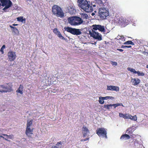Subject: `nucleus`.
Instances as JSON below:
<instances>
[{
    "label": "nucleus",
    "instance_id": "f257e3e1",
    "mask_svg": "<svg viewBox=\"0 0 148 148\" xmlns=\"http://www.w3.org/2000/svg\"><path fill=\"white\" fill-rule=\"evenodd\" d=\"M78 5L80 8L86 12H92V8L90 5V2L87 0H77Z\"/></svg>",
    "mask_w": 148,
    "mask_h": 148
},
{
    "label": "nucleus",
    "instance_id": "f03ea898",
    "mask_svg": "<svg viewBox=\"0 0 148 148\" xmlns=\"http://www.w3.org/2000/svg\"><path fill=\"white\" fill-rule=\"evenodd\" d=\"M68 22L71 25H79L82 24L84 21L81 18L78 16H72L68 19Z\"/></svg>",
    "mask_w": 148,
    "mask_h": 148
},
{
    "label": "nucleus",
    "instance_id": "7ed1b4c3",
    "mask_svg": "<svg viewBox=\"0 0 148 148\" xmlns=\"http://www.w3.org/2000/svg\"><path fill=\"white\" fill-rule=\"evenodd\" d=\"M53 14L57 16L63 18L64 16V14L61 8L57 5H54L52 8Z\"/></svg>",
    "mask_w": 148,
    "mask_h": 148
},
{
    "label": "nucleus",
    "instance_id": "20e7f679",
    "mask_svg": "<svg viewBox=\"0 0 148 148\" xmlns=\"http://www.w3.org/2000/svg\"><path fill=\"white\" fill-rule=\"evenodd\" d=\"M13 85L12 83H8L5 85H0V92H11L13 91L12 88Z\"/></svg>",
    "mask_w": 148,
    "mask_h": 148
},
{
    "label": "nucleus",
    "instance_id": "39448f33",
    "mask_svg": "<svg viewBox=\"0 0 148 148\" xmlns=\"http://www.w3.org/2000/svg\"><path fill=\"white\" fill-rule=\"evenodd\" d=\"M99 14L100 17L102 19H105L109 15L108 10L107 8L104 7L99 8Z\"/></svg>",
    "mask_w": 148,
    "mask_h": 148
},
{
    "label": "nucleus",
    "instance_id": "423d86ee",
    "mask_svg": "<svg viewBox=\"0 0 148 148\" xmlns=\"http://www.w3.org/2000/svg\"><path fill=\"white\" fill-rule=\"evenodd\" d=\"M33 120L27 121V128L26 129L25 134L29 137H31L33 135V130L34 128H30V127L32 125Z\"/></svg>",
    "mask_w": 148,
    "mask_h": 148
},
{
    "label": "nucleus",
    "instance_id": "0eeeda50",
    "mask_svg": "<svg viewBox=\"0 0 148 148\" xmlns=\"http://www.w3.org/2000/svg\"><path fill=\"white\" fill-rule=\"evenodd\" d=\"M64 29L65 30L74 35H78L82 34L81 30L79 29L69 27H65Z\"/></svg>",
    "mask_w": 148,
    "mask_h": 148
},
{
    "label": "nucleus",
    "instance_id": "6e6552de",
    "mask_svg": "<svg viewBox=\"0 0 148 148\" xmlns=\"http://www.w3.org/2000/svg\"><path fill=\"white\" fill-rule=\"evenodd\" d=\"M2 3V6H5V7L3 9L4 11L6 12L7 10L12 5V2L10 0H0Z\"/></svg>",
    "mask_w": 148,
    "mask_h": 148
},
{
    "label": "nucleus",
    "instance_id": "1a4fd4ad",
    "mask_svg": "<svg viewBox=\"0 0 148 148\" xmlns=\"http://www.w3.org/2000/svg\"><path fill=\"white\" fill-rule=\"evenodd\" d=\"M89 34L90 36L94 39L100 41L102 40V36L101 34L98 32L94 31L92 30V31H89Z\"/></svg>",
    "mask_w": 148,
    "mask_h": 148
},
{
    "label": "nucleus",
    "instance_id": "9d476101",
    "mask_svg": "<svg viewBox=\"0 0 148 148\" xmlns=\"http://www.w3.org/2000/svg\"><path fill=\"white\" fill-rule=\"evenodd\" d=\"M96 132L99 137L102 136L103 137L107 138V131L106 129L103 127L97 128L96 131Z\"/></svg>",
    "mask_w": 148,
    "mask_h": 148
},
{
    "label": "nucleus",
    "instance_id": "9b49d317",
    "mask_svg": "<svg viewBox=\"0 0 148 148\" xmlns=\"http://www.w3.org/2000/svg\"><path fill=\"white\" fill-rule=\"evenodd\" d=\"M119 116L123 118L124 119H130L131 120H133L134 121H136L137 119L136 115L132 116L129 114H123L120 113H119Z\"/></svg>",
    "mask_w": 148,
    "mask_h": 148
},
{
    "label": "nucleus",
    "instance_id": "f8f14e48",
    "mask_svg": "<svg viewBox=\"0 0 148 148\" xmlns=\"http://www.w3.org/2000/svg\"><path fill=\"white\" fill-rule=\"evenodd\" d=\"M66 11L71 14H73L75 12V9L74 7L73 4L70 3L67 6L66 8Z\"/></svg>",
    "mask_w": 148,
    "mask_h": 148
},
{
    "label": "nucleus",
    "instance_id": "ddd939ff",
    "mask_svg": "<svg viewBox=\"0 0 148 148\" xmlns=\"http://www.w3.org/2000/svg\"><path fill=\"white\" fill-rule=\"evenodd\" d=\"M92 30H99V31L103 32H105V30L104 27L100 25H93L92 26Z\"/></svg>",
    "mask_w": 148,
    "mask_h": 148
},
{
    "label": "nucleus",
    "instance_id": "4468645a",
    "mask_svg": "<svg viewBox=\"0 0 148 148\" xmlns=\"http://www.w3.org/2000/svg\"><path fill=\"white\" fill-rule=\"evenodd\" d=\"M119 87L118 86L112 85L107 86V90H114L118 92L119 91Z\"/></svg>",
    "mask_w": 148,
    "mask_h": 148
},
{
    "label": "nucleus",
    "instance_id": "2eb2a0df",
    "mask_svg": "<svg viewBox=\"0 0 148 148\" xmlns=\"http://www.w3.org/2000/svg\"><path fill=\"white\" fill-rule=\"evenodd\" d=\"M82 131L83 137H85L87 135V134L89 133V131L86 127L84 126L82 127Z\"/></svg>",
    "mask_w": 148,
    "mask_h": 148
},
{
    "label": "nucleus",
    "instance_id": "dca6fc26",
    "mask_svg": "<svg viewBox=\"0 0 148 148\" xmlns=\"http://www.w3.org/2000/svg\"><path fill=\"white\" fill-rule=\"evenodd\" d=\"M140 82V80L138 78L132 79H131V82L132 83V84L134 86L138 85Z\"/></svg>",
    "mask_w": 148,
    "mask_h": 148
},
{
    "label": "nucleus",
    "instance_id": "f3484780",
    "mask_svg": "<svg viewBox=\"0 0 148 148\" xmlns=\"http://www.w3.org/2000/svg\"><path fill=\"white\" fill-rule=\"evenodd\" d=\"M23 85L20 84V86H19V87H18L17 90H16V92L21 94H23Z\"/></svg>",
    "mask_w": 148,
    "mask_h": 148
},
{
    "label": "nucleus",
    "instance_id": "a211bd4d",
    "mask_svg": "<svg viewBox=\"0 0 148 148\" xmlns=\"http://www.w3.org/2000/svg\"><path fill=\"white\" fill-rule=\"evenodd\" d=\"M131 138V136L129 135L124 134L121 135L120 139L121 140H127Z\"/></svg>",
    "mask_w": 148,
    "mask_h": 148
},
{
    "label": "nucleus",
    "instance_id": "6ab92c4d",
    "mask_svg": "<svg viewBox=\"0 0 148 148\" xmlns=\"http://www.w3.org/2000/svg\"><path fill=\"white\" fill-rule=\"evenodd\" d=\"M62 143L61 142H58L55 146H53L51 148H61Z\"/></svg>",
    "mask_w": 148,
    "mask_h": 148
},
{
    "label": "nucleus",
    "instance_id": "aec40b11",
    "mask_svg": "<svg viewBox=\"0 0 148 148\" xmlns=\"http://www.w3.org/2000/svg\"><path fill=\"white\" fill-rule=\"evenodd\" d=\"M80 15H81V18H82L83 20L84 19H88L89 18L87 14L81 13L80 14Z\"/></svg>",
    "mask_w": 148,
    "mask_h": 148
},
{
    "label": "nucleus",
    "instance_id": "412c9836",
    "mask_svg": "<svg viewBox=\"0 0 148 148\" xmlns=\"http://www.w3.org/2000/svg\"><path fill=\"white\" fill-rule=\"evenodd\" d=\"M134 131L133 129H132L131 127H130L127 130L126 132L127 134H130L131 136L133 137L131 134H132Z\"/></svg>",
    "mask_w": 148,
    "mask_h": 148
},
{
    "label": "nucleus",
    "instance_id": "4be33fe9",
    "mask_svg": "<svg viewBox=\"0 0 148 148\" xmlns=\"http://www.w3.org/2000/svg\"><path fill=\"white\" fill-rule=\"evenodd\" d=\"M18 21L21 22L23 23H25V20L23 19V17H19L17 18Z\"/></svg>",
    "mask_w": 148,
    "mask_h": 148
},
{
    "label": "nucleus",
    "instance_id": "5701e85b",
    "mask_svg": "<svg viewBox=\"0 0 148 148\" xmlns=\"http://www.w3.org/2000/svg\"><path fill=\"white\" fill-rule=\"evenodd\" d=\"M2 135L5 136L6 137H7V138H9V139H12V138L14 137V136L13 134H11L9 135H8L6 134H1Z\"/></svg>",
    "mask_w": 148,
    "mask_h": 148
},
{
    "label": "nucleus",
    "instance_id": "b1692460",
    "mask_svg": "<svg viewBox=\"0 0 148 148\" xmlns=\"http://www.w3.org/2000/svg\"><path fill=\"white\" fill-rule=\"evenodd\" d=\"M127 70H128L130 71L132 73H136V71L133 68H127Z\"/></svg>",
    "mask_w": 148,
    "mask_h": 148
},
{
    "label": "nucleus",
    "instance_id": "393cba45",
    "mask_svg": "<svg viewBox=\"0 0 148 148\" xmlns=\"http://www.w3.org/2000/svg\"><path fill=\"white\" fill-rule=\"evenodd\" d=\"M102 98L103 99V100H107L108 99H113L114 97L111 96H106L104 97H102Z\"/></svg>",
    "mask_w": 148,
    "mask_h": 148
},
{
    "label": "nucleus",
    "instance_id": "a878e982",
    "mask_svg": "<svg viewBox=\"0 0 148 148\" xmlns=\"http://www.w3.org/2000/svg\"><path fill=\"white\" fill-rule=\"evenodd\" d=\"M15 56H8V58L9 61L11 62L14 60L16 58Z\"/></svg>",
    "mask_w": 148,
    "mask_h": 148
},
{
    "label": "nucleus",
    "instance_id": "bb28decb",
    "mask_svg": "<svg viewBox=\"0 0 148 148\" xmlns=\"http://www.w3.org/2000/svg\"><path fill=\"white\" fill-rule=\"evenodd\" d=\"M99 102L100 104H103L104 103V101L103 98H102V97H99Z\"/></svg>",
    "mask_w": 148,
    "mask_h": 148
},
{
    "label": "nucleus",
    "instance_id": "cd10ccee",
    "mask_svg": "<svg viewBox=\"0 0 148 148\" xmlns=\"http://www.w3.org/2000/svg\"><path fill=\"white\" fill-rule=\"evenodd\" d=\"M113 106H114V108H116L117 106H123V105L122 104V103H116V104H112Z\"/></svg>",
    "mask_w": 148,
    "mask_h": 148
},
{
    "label": "nucleus",
    "instance_id": "c85d7f7f",
    "mask_svg": "<svg viewBox=\"0 0 148 148\" xmlns=\"http://www.w3.org/2000/svg\"><path fill=\"white\" fill-rule=\"evenodd\" d=\"M124 44L126 45H134V44L133 42H132L131 40H128L126 42H125L124 43Z\"/></svg>",
    "mask_w": 148,
    "mask_h": 148
},
{
    "label": "nucleus",
    "instance_id": "c756f323",
    "mask_svg": "<svg viewBox=\"0 0 148 148\" xmlns=\"http://www.w3.org/2000/svg\"><path fill=\"white\" fill-rule=\"evenodd\" d=\"M112 106V104H110V105H104V107L106 108L108 110H109L110 109V107Z\"/></svg>",
    "mask_w": 148,
    "mask_h": 148
},
{
    "label": "nucleus",
    "instance_id": "7c9ffc66",
    "mask_svg": "<svg viewBox=\"0 0 148 148\" xmlns=\"http://www.w3.org/2000/svg\"><path fill=\"white\" fill-rule=\"evenodd\" d=\"M12 31L16 34L18 33V29L15 27L13 29H12Z\"/></svg>",
    "mask_w": 148,
    "mask_h": 148
},
{
    "label": "nucleus",
    "instance_id": "2f4dec72",
    "mask_svg": "<svg viewBox=\"0 0 148 148\" xmlns=\"http://www.w3.org/2000/svg\"><path fill=\"white\" fill-rule=\"evenodd\" d=\"M8 56H16V54L13 51H10L8 53Z\"/></svg>",
    "mask_w": 148,
    "mask_h": 148
},
{
    "label": "nucleus",
    "instance_id": "473e14b6",
    "mask_svg": "<svg viewBox=\"0 0 148 148\" xmlns=\"http://www.w3.org/2000/svg\"><path fill=\"white\" fill-rule=\"evenodd\" d=\"M138 76H143L144 75V73L143 72H140L139 71L136 72V73Z\"/></svg>",
    "mask_w": 148,
    "mask_h": 148
},
{
    "label": "nucleus",
    "instance_id": "72a5a7b5",
    "mask_svg": "<svg viewBox=\"0 0 148 148\" xmlns=\"http://www.w3.org/2000/svg\"><path fill=\"white\" fill-rule=\"evenodd\" d=\"M58 37L60 38L63 40H65V38H64L62 35L60 33L58 34V35L57 36Z\"/></svg>",
    "mask_w": 148,
    "mask_h": 148
},
{
    "label": "nucleus",
    "instance_id": "f704fd0d",
    "mask_svg": "<svg viewBox=\"0 0 148 148\" xmlns=\"http://www.w3.org/2000/svg\"><path fill=\"white\" fill-rule=\"evenodd\" d=\"M5 45H3L1 47L0 50V51L2 54H3L4 53L3 50L5 48Z\"/></svg>",
    "mask_w": 148,
    "mask_h": 148
},
{
    "label": "nucleus",
    "instance_id": "c9c22d12",
    "mask_svg": "<svg viewBox=\"0 0 148 148\" xmlns=\"http://www.w3.org/2000/svg\"><path fill=\"white\" fill-rule=\"evenodd\" d=\"M111 63L113 66H117V63L116 62L111 61Z\"/></svg>",
    "mask_w": 148,
    "mask_h": 148
},
{
    "label": "nucleus",
    "instance_id": "e433bc0d",
    "mask_svg": "<svg viewBox=\"0 0 148 148\" xmlns=\"http://www.w3.org/2000/svg\"><path fill=\"white\" fill-rule=\"evenodd\" d=\"M89 138H87L85 139H81V140H80V141H81V142L85 141H86L87 140H89Z\"/></svg>",
    "mask_w": 148,
    "mask_h": 148
},
{
    "label": "nucleus",
    "instance_id": "4c0bfd02",
    "mask_svg": "<svg viewBox=\"0 0 148 148\" xmlns=\"http://www.w3.org/2000/svg\"><path fill=\"white\" fill-rule=\"evenodd\" d=\"M131 46H123V45H122V46H121V48H131Z\"/></svg>",
    "mask_w": 148,
    "mask_h": 148
},
{
    "label": "nucleus",
    "instance_id": "58836bf2",
    "mask_svg": "<svg viewBox=\"0 0 148 148\" xmlns=\"http://www.w3.org/2000/svg\"><path fill=\"white\" fill-rule=\"evenodd\" d=\"M0 137L3 138V139H4L6 141H9V140H8V139L6 138H5L3 136H2L0 135Z\"/></svg>",
    "mask_w": 148,
    "mask_h": 148
},
{
    "label": "nucleus",
    "instance_id": "ea45409f",
    "mask_svg": "<svg viewBox=\"0 0 148 148\" xmlns=\"http://www.w3.org/2000/svg\"><path fill=\"white\" fill-rule=\"evenodd\" d=\"M58 29H53V32L55 34L56 33V32H58Z\"/></svg>",
    "mask_w": 148,
    "mask_h": 148
},
{
    "label": "nucleus",
    "instance_id": "a19ab883",
    "mask_svg": "<svg viewBox=\"0 0 148 148\" xmlns=\"http://www.w3.org/2000/svg\"><path fill=\"white\" fill-rule=\"evenodd\" d=\"M60 32H59V31H58V32H56V33H55V34H56V35H57V36H58V34H59L60 33Z\"/></svg>",
    "mask_w": 148,
    "mask_h": 148
},
{
    "label": "nucleus",
    "instance_id": "79ce46f5",
    "mask_svg": "<svg viewBox=\"0 0 148 148\" xmlns=\"http://www.w3.org/2000/svg\"><path fill=\"white\" fill-rule=\"evenodd\" d=\"M117 50L120 51H123V49H118Z\"/></svg>",
    "mask_w": 148,
    "mask_h": 148
},
{
    "label": "nucleus",
    "instance_id": "37998d69",
    "mask_svg": "<svg viewBox=\"0 0 148 148\" xmlns=\"http://www.w3.org/2000/svg\"><path fill=\"white\" fill-rule=\"evenodd\" d=\"M10 27L12 28V29H13L15 27H13L11 25H10Z\"/></svg>",
    "mask_w": 148,
    "mask_h": 148
},
{
    "label": "nucleus",
    "instance_id": "c03bdc74",
    "mask_svg": "<svg viewBox=\"0 0 148 148\" xmlns=\"http://www.w3.org/2000/svg\"><path fill=\"white\" fill-rule=\"evenodd\" d=\"M95 13H92V14H91V15L92 16H94L95 15Z\"/></svg>",
    "mask_w": 148,
    "mask_h": 148
},
{
    "label": "nucleus",
    "instance_id": "a18cd8bd",
    "mask_svg": "<svg viewBox=\"0 0 148 148\" xmlns=\"http://www.w3.org/2000/svg\"><path fill=\"white\" fill-rule=\"evenodd\" d=\"M18 25V24H13L12 25L14 26H16V25Z\"/></svg>",
    "mask_w": 148,
    "mask_h": 148
},
{
    "label": "nucleus",
    "instance_id": "49530a36",
    "mask_svg": "<svg viewBox=\"0 0 148 148\" xmlns=\"http://www.w3.org/2000/svg\"><path fill=\"white\" fill-rule=\"evenodd\" d=\"M96 5H93V7H95Z\"/></svg>",
    "mask_w": 148,
    "mask_h": 148
},
{
    "label": "nucleus",
    "instance_id": "de8ad7c7",
    "mask_svg": "<svg viewBox=\"0 0 148 148\" xmlns=\"http://www.w3.org/2000/svg\"><path fill=\"white\" fill-rule=\"evenodd\" d=\"M146 68H148V65L146 66Z\"/></svg>",
    "mask_w": 148,
    "mask_h": 148
},
{
    "label": "nucleus",
    "instance_id": "09e8293b",
    "mask_svg": "<svg viewBox=\"0 0 148 148\" xmlns=\"http://www.w3.org/2000/svg\"><path fill=\"white\" fill-rule=\"evenodd\" d=\"M27 1H30V0H26Z\"/></svg>",
    "mask_w": 148,
    "mask_h": 148
}]
</instances>
